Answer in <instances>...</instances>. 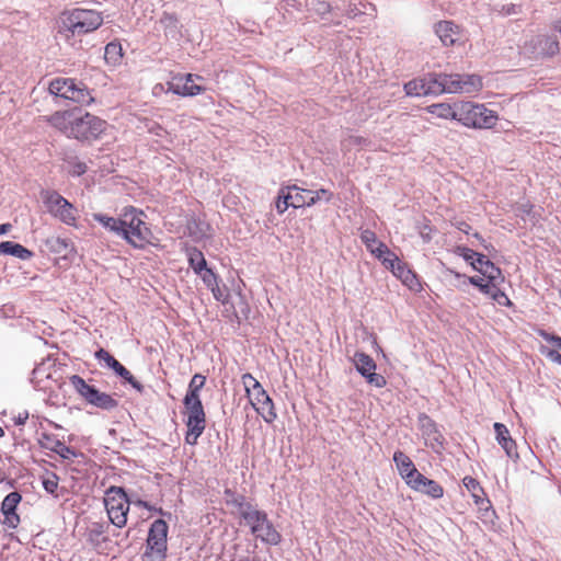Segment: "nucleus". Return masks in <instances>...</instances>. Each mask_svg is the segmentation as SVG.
<instances>
[{
  "instance_id": "0e129e2a",
  "label": "nucleus",
  "mask_w": 561,
  "mask_h": 561,
  "mask_svg": "<svg viewBox=\"0 0 561 561\" xmlns=\"http://www.w3.org/2000/svg\"><path fill=\"white\" fill-rule=\"evenodd\" d=\"M4 435V432L2 430V427L0 426V437H2Z\"/></svg>"
},
{
  "instance_id": "6e6552de",
  "label": "nucleus",
  "mask_w": 561,
  "mask_h": 561,
  "mask_svg": "<svg viewBox=\"0 0 561 561\" xmlns=\"http://www.w3.org/2000/svg\"><path fill=\"white\" fill-rule=\"evenodd\" d=\"M49 92L56 96L71 100L81 104L93 101L90 91L82 82H76L71 78H56L49 83Z\"/></svg>"
},
{
  "instance_id": "052dcab7",
  "label": "nucleus",
  "mask_w": 561,
  "mask_h": 561,
  "mask_svg": "<svg viewBox=\"0 0 561 561\" xmlns=\"http://www.w3.org/2000/svg\"><path fill=\"white\" fill-rule=\"evenodd\" d=\"M473 237H474L478 241H480V242H483V241H484V240H483V238H482V236H481L479 232L473 233Z\"/></svg>"
},
{
  "instance_id": "2f4dec72",
  "label": "nucleus",
  "mask_w": 561,
  "mask_h": 561,
  "mask_svg": "<svg viewBox=\"0 0 561 561\" xmlns=\"http://www.w3.org/2000/svg\"><path fill=\"white\" fill-rule=\"evenodd\" d=\"M0 254H9L20 260L27 261L33 257V252L20 243L3 241L0 243Z\"/></svg>"
},
{
  "instance_id": "e2e57ef3",
  "label": "nucleus",
  "mask_w": 561,
  "mask_h": 561,
  "mask_svg": "<svg viewBox=\"0 0 561 561\" xmlns=\"http://www.w3.org/2000/svg\"><path fill=\"white\" fill-rule=\"evenodd\" d=\"M194 79H197V81H201V80H203V77L198 76V75H194Z\"/></svg>"
},
{
  "instance_id": "5701e85b",
  "label": "nucleus",
  "mask_w": 561,
  "mask_h": 561,
  "mask_svg": "<svg viewBox=\"0 0 561 561\" xmlns=\"http://www.w3.org/2000/svg\"><path fill=\"white\" fill-rule=\"evenodd\" d=\"M360 240L366 249L380 262L392 252L386 243L378 241L374 231L365 229L360 232Z\"/></svg>"
},
{
  "instance_id": "f03ea898",
  "label": "nucleus",
  "mask_w": 561,
  "mask_h": 561,
  "mask_svg": "<svg viewBox=\"0 0 561 561\" xmlns=\"http://www.w3.org/2000/svg\"><path fill=\"white\" fill-rule=\"evenodd\" d=\"M456 108L458 110L457 122L467 128L491 129L499 121L497 113L482 103L460 100L456 101Z\"/></svg>"
},
{
  "instance_id": "c85d7f7f",
  "label": "nucleus",
  "mask_w": 561,
  "mask_h": 561,
  "mask_svg": "<svg viewBox=\"0 0 561 561\" xmlns=\"http://www.w3.org/2000/svg\"><path fill=\"white\" fill-rule=\"evenodd\" d=\"M427 113L432 114L434 117L444 119V121H457L458 119V110L456 108V102L447 103L439 102L427 105L424 108Z\"/></svg>"
},
{
  "instance_id": "aec40b11",
  "label": "nucleus",
  "mask_w": 561,
  "mask_h": 561,
  "mask_svg": "<svg viewBox=\"0 0 561 561\" xmlns=\"http://www.w3.org/2000/svg\"><path fill=\"white\" fill-rule=\"evenodd\" d=\"M463 485L470 492L474 504L479 507L480 511L484 512V515L492 514L494 515V511L491 510V502L486 497L484 489L481 486L480 482L472 477H465L462 479Z\"/></svg>"
},
{
  "instance_id": "e433bc0d",
  "label": "nucleus",
  "mask_w": 561,
  "mask_h": 561,
  "mask_svg": "<svg viewBox=\"0 0 561 561\" xmlns=\"http://www.w3.org/2000/svg\"><path fill=\"white\" fill-rule=\"evenodd\" d=\"M190 266L196 274H202L203 270L207 267L206 260L202 251L192 248L187 250Z\"/></svg>"
},
{
  "instance_id": "6e6d98bb",
  "label": "nucleus",
  "mask_w": 561,
  "mask_h": 561,
  "mask_svg": "<svg viewBox=\"0 0 561 561\" xmlns=\"http://www.w3.org/2000/svg\"><path fill=\"white\" fill-rule=\"evenodd\" d=\"M350 139H351L352 144L358 145V146L367 145V142H368L366 138L360 137V136H353Z\"/></svg>"
},
{
  "instance_id": "4468645a",
  "label": "nucleus",
  "mask_w": 561,
  "mask_h": 561,
  "mask_svg": "<svg viewBox=\"0 0 561 561\" xmlns=\"http://www.w3.org/2000/svg\"><path fill=\"white\" fill-rule=\"evenodd\" d=\"M381 263L411 290L417 291L421 289V283L416 274L410 270L408 264L401 261L396 253L391 252Z\"/></svg>"
},
{
  "instance_id": "ea45409f",
  "label": "nucleus",
  "mask_w": 561,
  "mask_h": 561,
  "mask_svg": "<svg viewBox=\"0 0 561 561\" xmlns=\"http://www.w3.org/2000/svg\"><path fill=\"white\" fill-rule=\"evenodd\" d=\"M481 277L485 279H491L492 282H504V277L502 271L494 265L493 262H485L484 267L482 268Z\"/></svg>"
},
{
  "instance_id": "a18cd8bd",
  "label": "nucleus",
  "mask_w": 561,
  "mask_h": 561,
  "mask_svg": "<svg viewBox=\"0 0 561 561\" xmlns=\"http://www.w3.org/2000/svg\"><path fill=\"white\" fill-rule=\"evenodd\" d=\"M275 206L278 214H284L288 207H291L290 201L286 198V188L284 186L278 191Z\"/></svg>"
},
{
  "instance_id": "20e7f679",
  "label": "nucleus",
  "mask_w": 561,
  "mask_h": 561,
  "mask_svg": "<svg viewBox=\"0 0 561 561\" xmlns=\"http://www.w3.org/2000/svg\"><path fill=\"white\" fill-rule=\"evenodd\" d=\"M241 381L252 408L266 423L272 424L277 419V413L273 400L264 390L260 381L250 373L243 374L241 376Z\"/></svg>"
},
{
  "instance_id": "dca6fc26",
  "label": "nucleus",
  "mask_w": 561,
  "mask_h": 561,
  "mask_svg": "<svg viewBox=\"0 0 561 561\" xmlns=\"http://www.w3.org/2000/svg\"><path fill=\"white\" fill-rule=\"evenodd\" d=\"M419 425L425 445L438 453L444 446V436L438 430L436 422L425 413L419 415Z\"/></svg>"
},
{
  "instance_id": "a211bd4d",
  "label": "nucleus",
  "mask_w": 561,
  "mask_h": 561,
  "mask_svg": "<svg viewBox=\"0 0 561 561\" xmlns=\"http://www.w3.org/2000/svg\"><path fill=\"white\" fill-rule=\"evenodd\" d=\"M469 283L480 289L481 293L488 295L492 300L501 306H511L512 302L504 291L500 289L503 282H492L480 276H471Z\"/></svg>"
},
{
  "instance_id": "2eb2a0df",
  "label": "nucleus",
  "mask_w": 561,
  "mask_h": 561,
  "mask_svg": "<svg viewBox=\"0 0 561 561\" xmlns=\"http://www.w3.org/2000/svg\"><path fill=\"white\" fill-rule=\"evenodd\" d=\"M353 360L357 371L366 378L368 383L377 388H382L387 385L386 378L375 373L376 363L369 355L363 352H356Z\"/></svg>"
},
{
  "instance_id": "a19ab883",
  "label": "nucleus",
  "mask_w": 561,
  "mask_h": 561,
  "mask_svg": "<svg viewBox=\"0 0 561 561\" xmlns=\"http://www.w3.org/2000/svg\"><path fill=\"white\" fill-rule=\"evenodd\" d=\"M113 370L125 381H127L133 388L137 389L138 391L142 390V386L140 385V382L137 381L133 374L127 368H125L121 363H117L113 367Z\"/></svg>"
},
{
  "instance_id": "3c124183",
  "label": "nucleus",
  "mask_w": 561,
  "mask_h": 561,
  "mask_svg": "<svg viewBox=\"0 0 561 561\" xmlns=\"http://www.w3.org/2000/svg\"><path fill=\"white\" fill-rule=\"evenodd\" d=\"M547 358H549L552 363H556L561 366V354L556 350H549L545 352Z\"/></svg>"
},
{
  "instance_id": "4be33fe9",
  "label": "nucleus",
  "mask_w": 561,
  "mask_h": 561,
  "mask_svg": "<svg viewBox=\"0 0 561 561\" xmlns=\"http://www.w3.org/2000/svg\"><path fill=\"white\" fill-rule=\"evenodd\" d=\"M393 461L397 466L399 474L408 486H410L413 480H415L421 474L411 458L401 450H397L393 454Z\"/></svg>"
},
{
  "instance_id": "72a5a7b5",
  "label": "nucleus",
  "mask_w": 561,
  "mask_h": 561,
  "mask_svg": "<svg viewBox=\"0 0 561 561\" xmlns=\"http://www.w3.org/2000/svg\"><path fill=\"white\" fill-rule=\"evenodd\" d=\"M92 218L102 225L105 229L121 236V231H123L122 216L119 218H114L105 214L95 213L92 214Z\"/></svg>"
},
{
  "instance_id": "393cba45",
  "label": "nucleus",
  "mask_w": 561,
  "mask_h": 561,
  "mask_svg": "<svg viewBox=\"0 0 561 561\" xmlns=\"http://www.w3.org/2000/svg\"><path fill=\"white\" fill-rule=\"evenodd\" d=\"M76 116L77 114L73 111H61L50 115L47 121L67 137H72Z\"/></svg>"
},
{
  "instance_id": "13d9d810",
  "label": "nucleus",
  "mask_w": 561,
  "mask_h": 561,
  "mask_svg": "<svg viewBox=\"0 0 561 561\" xmlns=\"http://www.w3.org/2000/svg\"><path fill=\"white\" fill-rule=\"evenodd\" d=\"M136 504H137L138 506H140V507H145V508H147V510H151V508H152V507L149 505V503H148V502H146V501H141V500H139V501H137V502H136Z\"/></svg>"
},
{
  "instance_id": "b1692460",
  "label": "nucleus",
  "mask_w": 561,
  "mask_h": 561,
  "mask_svg": "<svg viewBox=\"0 0 561 561\" xmlns=\"http://www.w3.org/2000/svg\"><path fill=\"white\" fill-rule=\"evenodd\" d=\"M409 488L434 500H438L444 496V488L435 480L428 479L422 473L413 480Z\"/></svg>"
},
{
  "instance_id": "c03bdc74",
  "label": "nucleus",
  "mask_w": 561,
  "mask_h": 561,
  "mask_svg": "<svg viewBox=\"0 0 561 561\" xmlns=\"http://www.w3.org/2000/svg\"><path fill=\"white\" fill-rule=\"evenodd\" d=\"M308 195H309V204H311V206L321 199H325L329 202V201H331V198L333 196V194L325 188H320L314 192L308 190Z\"/></svg>"
},
{
  "instance_id": "bb28decb",
  "label": "nucleus",
  "mask_w": 561,
  "mask_h": 561,
  "mask_svg": "<svg viewBox=\"0 0 561 561\" xmlns=\"http://www.w3.org/2000/svg\"><path fill=\"white\" fill-rule=\"evenodd\" d=\"M251 533L267 545L276 546L282 540L280 534L276 530L267 516L264 518V522H260L256 527H252Z\"/></svg>"
},
{
  "instance_id": "680f3d73",
  "label": "nucleus",
  "mask_w": 561,
  "mask_h": 561,
  "mask_svg": "<svg viewBox=\"0 0 561 561\" xmlns=\"http://www.w3.org/2000/svg\"><path fill=\"white\" fill-rule=\"evenodd\" d=\"M220 295H221V294H220V289H219V288H218V286H217V287H216V296H214V297H215L216 299H218V300H219Z\"/></svg>"
},
{
  "instance_id": "09e8293b",
  "label": "nucleus",
  "mask_w": 561,
  "mask_h": 561,
  "mask_svg": "<svg viewBox=\"0 0 561 561\" xmlns=\"http://www.w3.org/2000/svg\"><path fill=\"white\" fill-rule=\"evenodd\" d=\"M485 262H491L489 259L485 257V255L478 253V255L474 257L473 262H471V266L478 271L482 272V268L484 267Z\"/></svg>"
},
{
  "instance_id": "ddd939ff",
  "label": "nucleus",
  "mask_w": 561,
  "mask_h": 561,
  "mask_svg": "<svg viewBox=\"0 0 561 561\" xmlns=\"http://www.w3.org/2000/svg\"><path fill=\"white\" fill-rule=\"evenodd\" d=\"M106 129V122L90 113L77 115L72 138L78 140H93L99 138Z\"/></svg>"
},
{
  "instance_id": "69168bd1",
  "label": "nucleus",
  "mask_w": 561,
  "mask_h": 561,
  "mask_svg": "<svg viewBox=\"0 0 561 561\" xmlns=\"http://www.w3.org/2000/svg\"><path fill=\"white\" fill-rule=\"evenodd\" d=\"M95 534H96V535H101V534H102V530H101V529H99V530H96V531H95Z\"/></svg>"
},
{
  "instance_id": "9b49d317",
  "label": "nucleus",
  "mask_w": 561,
  "mask_h": 561,
  "mask_svg": "<svg viewBox=\"0 0 561 561\" xmlns=\"http://www.w3.org/2000/svg\"><path fill=\"white\" fill-rule=\"evenodd\" d=\"M183 404L186 414L185 443L194 446L206 428V413L202 401L183 402Z\"/></svg>"
},
{
  "instance_id": "7c9ffc66",
  "label": "nucleus",
  "mask_w": 561,
  "mask_h": 561,
  "mask_svg": "<svg viewBox=\"0 0 561 561\" xmlns=\"http://www.w3.org/2000/svg\"><path fill=\"white\" fill-rule=\"evenodd\" d=\"M286 198L290 201V206L299 208L304 206H311L309 204L308 190L300 188L297 185H286Z\"/></svg>"
},
{
  "instance_id": "37998d69",
  "label": "nucleus",
  "mask_w": 561,
  "mask_h": 561,
  "mask_svg": "<svg viewBox=\"0 0 561 561\" xmlns=\"http://www.w3.org/2000/svg\"><path fill=\"white\" fill-rule=\"evenodd\" d=\"M199 275L203 282L206 284V286L210 288L214 296H216V287L218 283L216 274L210 268L205 267V270H203L202 274Z\"/></svg>"
},
{
  "instance_id": "de8ad7c7",
  "label": "nucleus",
  "mask_w": 561,
  "mask_h": 561,
  "mask_svg": "<svg viewBox=\"0 0 561 561\" xmlns=\"http://www.w3.org/2000/svg\"><path fill=\"white\" fill-rule=\"evenodd\" d=\"M95 357L99 360H104L108 367L113 369V367L119 363L116 358H114L104 348H100L95 352Z\"/></svg>"
},
{
  "instance_id": "1a4fd4ad",
  "label": "nucleus",
  "mask_w": 561,
  "mask_h": 561,
  "mask_svg": "<svg viewBox=\"0 0 561 561\" xmlns=\"http://www.w3.org/2000/svg\"><path fill=\"white\" fill-rule=\"evenodd\" d=\"M168 524L163 519H156L149 529L144 561H163L167 552Z\"/></svg>"
},
{
  "instance_id": "423d86ee",
  "label": "nucleus",
  "mask_w": 561,
  "mask_h": 561,
  "mask_svg": "<svg viewBox=\"0 0 561 561\" xmlns=\"http://www.w3.org/2000/svg\"><path fill=\"white\" fill-rule=\"evenodd\" d=\"M129 499L121 486L112 485L105 491L104 505L111 523L123 528L127 524Z\"/></svg>"
},
{
  "instance_id": "4c0bfd02",
  "label": "nucleus",
  "mask_w": 561,
  "mask_h": 561,
  "mask_svg": "<svg viewBox=\"0 0 561 561\" xmlns=\"http://www.w3.org/2000/svg\"><path fill=\"white\" fill-rule=\"evenodd\" d=\"M539 44L542 46L541 49L545 56H554L560 50L559 42L553 36L545 35L539 37Z\"/></svg>"
},
{
  "instance_id": "a878e982",
  "label": "nucleus",
  "mask_w": 561,
  "mask_h": 561,
  "mask_svg": "<svg viewBox=\"0 0 561 561\" xmlns=\"http://www.w3.org/2000/svg\"><path fill=\"white\" fill-rule=\"evenodd\" d=\"M39 442L43 448L56 453L62 459L69 460L77 457V453L75 451L73 448L67 446L64 442H61L54 435L43 434Z\"/></svg>"
},
{
  "instance_id": "58836bf2",
  "label": "nucleus",
  "mask_w": 561,
  "mask_h": 561,
  "mask_svg": "<svg viewBox=\"0 0 561 561\" xmlns=\"http://www.w3.org/2000/svg\"><path fill=\"white\" fill-rule=\"evenodd\" d=\"M42 484L45 491L55 497H58L57 490L59 484V478L55 472H46L42 477Z\"/></svg>"
},
{
  "instance_id": "7ed1b4c3",
  "label": "nucleus",
  "mask_w": 561,
  "mask_h": 561,
  "mask_svg": "<svg viewBox=\"0 0 561 561\" xmlns=\"http://www.w3.org/2000/svg\"><path fill=\"white\" fill-rule=\"evenodd\" d=\"M144 213L133 206L124 208L122 213L121 237H123L130 245L142 249L151 243L153 238L152 231L144 220Z\"/></svg>"
},
{
  "instance_id": "473e14b6",
  "label": "nucleus",
  "mask_w": 561,
  "mask_h": 561,
  "mask_svg": "<svg viewBox=\"0 0 561 561\" xmlns=\"http://www.w3.org/2000/svg\"><path fill=\"white\" fill-rule=\"evenodd\" d=\"M205 382H206L205 376H203L201 374H195L188 383V389L184 397L183 402L191 403V402L202 401L201 397H199V391L205 386Z\"/></svg>"
},
{
  "instance_id": "412c9836",
  "label": "nucleus",
  "mask_w": 561,
  "mask_h": 561,
  "mask_svg": "<svg viewBox=\"0 0 561 561\" xmlns=\"http://www.w3.org/2000/svg\"><path fill=\"white\" fill-rule=\"evenodd\" d=\"M434 32L446 47L455 46L461 37V27L453 21H439L434 25Z\"/></svg>"
},
{
  "instance_id": "f257e3e1",
  "label": "nucleus",
  "mask_w": 561,
  "mask_h": 561,
  "mask_svg": "<svg viewBox=\"0 0 561 561\" xmlns=\"http://www.w3.org/2000/svg\"><path fill=\"white\" fill-rule=\"evenodd\" d=\"M103 24L102 13L95 10L75 8L65 10L57 19V33L67 42L96 31Z\"/></svg>"
},
{
  "instance_id": "0eeeda50",
  "label": "nucleus",
  "mask_w": 561,
  "mask_h": 561,
  "mask_svg": "<svg viewBox=\"0 0 561 561\" xmlns=\"http://www.w3.org/2000/svg\"><path fill=\"white\" fill-rule=\"evenodd\" d=\"M69 382L87 403L95 408L111 411L118 405V401L115 398L106 392L100 391L93 386L88 385L79 375L70 376Z\"/></svg>"
},
{
  "instance_id": "6ab92c4d",
  "label": "nucleus",
  "mask_w": 561,
  "mask_h": 561,
  "mask_svg": "<svg viewBox=\"0 0 561 561\" xmlns=\"http://www.w3.org/2000/svg\"><path fill=\"white\" fill-rule=\"evenodd\" d=\"M22 501V495L18 491L10 492L1 503V513L3 515L2 524L10 529H15L21 523L20 515L16 513L18 505Z\"/></svg>"
},
{
  "instance_id": "cd10ccee",
  "label": "nucleus",
  "mask_w": 561,
  "mask_h": 561,
  "mask_svg": "<svg viewBox=\"0 0 561 561\" xmlns=\"http://www.w3.org/2000/svg\"><path fill=\"white\" fill-rule=\"evenodd\" d=\"M45 245L49 252L61 255L64 259L71 257L76 254L73 242L67 238L50 237L45 240Z\"/></svg>"
},
{
  "instance_id": "5fc2aeb1",
  "label": "nucleus",
  "mask_w": 561,
  "mask_h": 561,
  "mask_svg": "<svg viewBox=\"0 0 561 561\" xmlns=\"http://www.w3.org/2000/svg\"><path fill=\"white\" fill-rule=\"evenodd\" d=\"M228 504H232L236 507H238L240 513L242 511L243 505H251L250 503L244 502L243 496L233 497L231 501H228Z\"/></svg>"
},
{
  "instance_id": "8fccbe9b",
  "label": "nucleus",
  "mask_w": 561,
  "mask_h": 561,
  "mask_svg": "<svg viewBox=\"0 0 561 561\" xmlns=\"http://www.w3.org/2000/svg\"><path fill=\"white\" fill-rule=\"evenodd\" d=\"M540 336L548 343L556 344L561 350V336L541 331Z\"/></svg>"
},
{
  "instance_id": "f8f14e48",
  "label": "nucleus",
  "mask_w": 561,
  "mask_h": 561,
  "mask_svg": "<svg viewBox=\"0 0 561 561\" xmlns=\"http://www.w3.org/2000/svg\"><path fill=\"white\" fill-rule=\"evenodd\" d=\"M403 88L409 96L439 95L444 93L442 73H428L422 78L413 79L407 82Z\"/></svg>"
},
{
  "instance_id": "39448f33",
  "label": "nucleus",
  "mask_w": 561,
  "mask_h": 561,
  "mask_svg": "<svg viewBox=\"0 0 561 561\" xmlns=\"http://www.w3.org/2000/svg\"><path fill=\"white\" fill-rule=\"evenodd\" d=\"M39 195L51 217L69 227L78 226V210L67 198L55 190H43Z\"/></svg>"
},
{
  "instance_id": "bf43d9fd",
  "label": "nucleus",
  "mask_w": 561,
  "mask_h": 561,
  "mask_svg": "<svg viewBox=\"0 0 561 561\" xmlns=\"http://www.w3.org/2000/svg\"><path fill=\"white\" fill-rule=\"evenodd\" d=\"M553 30L561 33V19L553 23Z\"/></svg>"
},
{
  "instance_id": "79ce46f5",
  "label": "nucleus",
  "mask_w": 561,
  "mask_h": 561,
  "mask_svg": "<svg viewBox=\"0 0 561 561\" xmlns=\"http://www.w3.org/2000/svg\"><path fill=\"white\" fill-rule=\"evenodd\" d=\"M67 162V172L72 176H80L84 174L88 170V167L84 162L78 160L77 158H69L66 160Z\"/></svg>"
},
{
  "instance_id": "c9c22d12",
  "label": "nucleus",
  "mask_w": 561,
  "mask_h": 561,
  "mask_svg": "<svg viewBox=\"0 0 561 561\" xmlns=\"http://www.w3.org/2000/svg\"><path fill=\"white\" fill-rule=\"evenodd\" d=\"M123 59V48L121 43L111 42L105 46L104 60L110 66H117Z\"/></svg>"
},
{
  "instance_id": "c756f323",
  "label": "nucleus",
  "mask_w": 561,
  "mask_h": 561,
  "mask_svg": "<svg viewBox=\"0 0 561 561\" xmlns=\"http://www.w3.org/2000/svg\"><path fill=\"white\" fill-rule=\"evenodd\" d=\"M496 440L505 450L510 458L517 457V447L515 440L511 437L508 428L502 423H494L493 425Z\"/></svg>"
},
{
  "instance_id": "9d476101",
  "label": "nucleus",
  "mask_w": 561,
  "mask_h": 561,
  "mask_svg": "<svg viewBox=\"0 0 561 561\" xmlns=\"http://www.w3.org/2000/svg\"><path fill=\"white\" fill-rule=\"evenodd\" d=\"M444 93L471 94L479 92L482 87V78L476 73H442Z\"/></svg>"
},
{
  "instance_id": "49530a36",
  "label": "nucleus",
  "mask_w": 561,
  "mask_h": 561,
  "mask_svg": "<svg viewBox=\"0 0 561 561\" xmlns=\"http://www.w3.org/2000/svg\"><path fill=\"white\" fill-rule=\"evenodd\" d=\"M454 252L463 257L465 261L469 262L471 264V262H473L474 257L478 255L477 252H474L473 250L467 248V247H456Z\"/></svg>"
},
{
  "instance_id": "f3484780",
  "label": "nucleus",
  "mask_w": 561,
  "mask_h": 561,
  "mask_svg": "<svg viewBox=\"0 0 561 561\" xmlns=\"http://www.w3.org/2000/svg\"><path fill=\"white\" fill-rule=\"evenodd\" d=\"M194 75H174L171 81L168 82V90L180 96H195L205 91V88L199 84H193Z\"/></svg>"
},
{
  "instance_id": "4d7b16f0",
  "label": "nucleus",
  "mask_w": 561,
  "mask_h": 561,
  "mask_svg": "<svg viewBox=\"0 0 561 561\" xmlns=\"http://www.w3.org/2000/svg\"><path fill=\"white\" fill-rule=\"evenodd\" d=\"M12 229V225L11 224H2L0 225V234H5L8 233L9 231H11Z\"/></svg>"
},
{
  "instance_id": "603ef678",
  "label": "nucleus",
  "mask_w": 561,
  "mask_h": 561,
  "mask_svg": "<svg viewBox=\"0 0 561 561\" xmlns=\"http://www.w3.org/2000/svg\"><path fill=\"white\" fill-rule=\"evenodd\" d=\"M451 224L457 228L459 229L460 231L465 232V233H469L470 230H471V226L463 221V220H456V221H451Z\"/></svg>"
},
{
  "instance_id": "f704fd0d",
  "label": "nucleus",
  "mask_w": 561,
  "mask_h": 561,
  "mask_svg": "<svg viewBox=\"0 0 561 561\" xmlns=\"http://www.w3.org/2000/svg\"><path fill=\"white\" fill-rule=\"evenodd\" d=\"M267 514L263 511L256 510L253 505H243L241 511V517L252 528L256 527L260 522H264Z\"/></svg>"
},
{
  "instance_id": "864d4df0",
  "label": "nucleus",
  "mask_w": 561,
  "mask_h": 561,
  "mask_svg": "<svg viewBox=\"0 0 561 561\" xmlns=\"http://www.w3.org/2000/svg\"><path fill=\"white\" fill-rule=\"evenodd\" d=\"M433 231V228L432 226L427 222L425 224L422 229L420 230V234L422 236V238L425 240V241H428L431 240V233Z\"/></svg>"
}]
</instances>
